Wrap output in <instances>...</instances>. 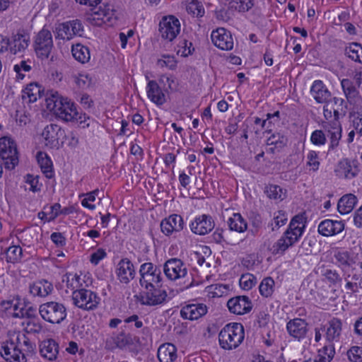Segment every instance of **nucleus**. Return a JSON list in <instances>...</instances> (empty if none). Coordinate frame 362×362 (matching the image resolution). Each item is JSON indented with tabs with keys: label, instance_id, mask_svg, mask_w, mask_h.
<instances>
[{
	"label": "nucleus",
	"instance_id": "obj_30",
	"mask_svg": "<svg viewBox=\"0 0 362 362\" xmlns=\"http://www.w3.org/2000/svg\"><path fill=\"white\" fill-rule=\"evenodd\" d=\"M29 290L34 296L46 297L52 293L53 286L50 282L42 279L30 284Z\"/></svg>",
	"mask_w": 362,
	"mask_h": 362
},
{
	"label": "nucleus",
	"instance_id": "obj_58",
	"mask_svg": "<svg viewBox=\"0 0 362 362\" xmlns=\"http://www.w3.org/2000/svg\"><path fill=\"white\" fill-rule=\"evenodd\" d=\"M91 78L86 74H78L75 76V83L80 88L88 87L91 83Z\"/></svg>",
	"mask_w": 362,
	"mask_h": 362
},
{
	"label": "nucleus",
	"instance_id": "obj_36",
	"mask_svg": "<svg viewBox=\"0 0 362 362\" xmlns=\"http://www.w3.org/2000/svg\"><path fill=\"white\" fill-rule=\"evenodd\" d=\"M227 224L230 230L238 233H243L246 230L247 223L245 219L239 213H235L230 217L227 221Z\"/></svg>",
	"mask_w": 362,
	"mask_h": 362
},
{
	"label": "nucleus",
	"instance_id": "obj_9",
	"mask_svg": "<svg viewBox=\"0 0 362 362\" xmlns=\"http://www.w3.org/2000/svg\"><path fill=\"white\" fill-rule=\"evenodd\" d=\"M54 47L52 35L47 29H42L36 35L34 49L41 60L47 59Z\"/></svg>",
	"mask_w": 362,
	"mask_h": 362
},
{
	"label": "nucleus",
	"instance_id": "obj_47",
	"mask_svg": "<svg viewBox=\"0 0 362 362\" xmlns=\"http://www.w3.org/2000/svg\"><path fill=\"white\" fill-rule=\"evenodd\" d=\"M319 269H320L322 276H323L329 284L337 285L341 282L342 279L336 270L325 268V267L319 268Z\"/></svg>",
	"mask_w": 362,
	"mask_h": 362
},
{
	"label": "nucleus",
	"instance_id": "obj_48",
	"mask_svg": "<svg viewBox=\"0 0 362 362\" xmlns=\"http://www.w3.org/2000/svg\"><path fill=\"white\" fill-rule=\"evenodd\" d=\"M264 192L269 199L283 200L285 198V192L278 185H270L267 186Z\"/></svg>",
	"mask_w": 362,
	"mask_h": 362
},
{
	"label": "nucleus",
	"instance_id": "obj_64",
	"mask_svg": "<svg viewBox=\"0 0 362 362\" xmlns=\"http://www.w3.org/2000/svg\"><path fill=\"white\" fill-rule=\"evenodd\" d=\"M354 130L362 135V110L357 112L353 120Z\"/></svg>",
	"mask_w": 362,
	"mask_h": 362
},
{
	"label": "nucleus",
	"instance_id": "obj_62",
	"mask_svg": "<svg viewBox=\"0 0 362 362\" xmlns=\"http://www.w3.org/2000/svg\"><path fill=\"white\" fill-rule=\"evenodd\" d=\"M48 209H49L48 212L49 221L54 220L61 214H66V212L61 211V205L59 203L54 204Z\"/></svg>",
	"mask_w": 362,
	"mask_h": 362
},
{
	"label": "nucleus",
	"instance_id": "obj_46",
	"mask_svg": "<svg viewBox=\"0 0 362 362\" xmlns=\"http://www.w3.org/2000/svg\"><path fill=\"white\" fill-rule=\"evenodd\" d=\"M288 138L284 134L278 132L271 135L267 140L269 146H274L276 148H282L286 146Z\"/></svg>",
	"mask_w": 362,
	"mask_h": 362
},
{
	"label": "nucleus",
	"instance_id": "obj_53",
	"mask_svg": "<svg viewBox=\"0 0 362 362\" xmlns=\"http://www.w3.org/2000/svg\"><path fill=\"white\" fill-rule=\"evenodd\" d=\"M157 65L161 68L167 67L169 69H175L177 66V62L173 56L163 55V59L157 61Z\"/></svg>",
	"mask_w": 362,
	"mask_h": 362
},
{
	"label": "nucleus",
	"instance_id": "obj_29",
	"mask_svg": "<svg viewBox=\"0 0 362 362\" xmlns=\"http://www.w3.org/2000/svg\"><path fill=\"white\" fill-rule=\"evenodd\" d=\"M30 37L28 34L18 33L12 37L11 42L8 41L10 45V51L13 54L25 51L29 45Z\"/></svg>",
	"mask_w": 362,
	"mask_h": 362
},
{
	"label": "nucleus",
	"instance_id": "obj_43",
	"mask_svg": "<svg viewBox=\"0 0 362 362\" xmlns=\"http://www.w3.org/2000/svg\"><path fill=\"white\" fill-rule=\"evenodd\" d=\"M64 98L60 96L58 92L51 91L45 99L47 108L54 113Z\"/></svg>",
	"mask_w": 362,
	"mask_h": 362
},
{
	"label": "nucleus",
	"instance_id": "obj_23",
	"mask_svg": "<svg viewBox=\"0 0 362 362\" xmlns=\"http://www.w3.org/2000/svg\"><path fill=\"white\" fill-rule=\"evenodd\" d=\"M286 329L289 335L298 341L305 338L308 331V323L300 318L289 320Z\"/></svg>",
	"mask_w": 362,
	"mask_h": 362
},
{
	"label": "nucleus",
	"instance_id": "obj_13",
	"mask_svg": "<svg viewBox=\"0 0 362 362\" xmlns=\"http://www.w3.org/2000/svg\"><path fill=\"white\" fill-rule=\"evenodd\" d=\"M163 272L168 279L175 281L186 276L187 268L180 259L171 258L164 263Z\"/></svg>",
	"mask_w": 362,
	"mask_h": 362
},
{
	"label": "nucleus",
	"instance_id": "obj_52",
	"mask_svg": "<svg viewBox=\"0 0 362 362\" xmlns=\"http://www.w3.org/2000/svg\"><path fill=\"white\" fill-rule=\"evenodd\" d=\"M307 165L310 167V170L316 172L320 165L318 154L315 151H310L307 155Z\"/></svg>",
	"mask_w": 362,
	"mask_h": 362
},
{
	"label": "nucleus",
	"instance_id": "obj_26",
	"mask_svg": "<svg viewBox=\"0 0 362 362\" xmlns=\"http://www.w3.org/2000/svg\"><path fill=\"white\" fill-rule=\"evenodd\" d=\"M342 323L338 318H332L328 322L325 338L327 344L325 346H332L334 348V342H338L341 332Z\"/></svg>",
	"mask_w": 362,
	"mask_h": 362
},
{
	"label": "nucleus",
	"instance_id": "obj_55",
	"mask_svg": "<svg viewBox=\"0 0 362 362\" xmlns=\"http://www.w3.org/2000/svg\"><path fill=\"white\" fill-rule=\"evenodd\" d=\"M256 284V278L250 274H243L240 279V285L245 290L252 288Z\"/></svg>",
	"mask_w": 362,
	"mask_h": 362
},
{
	"label": "nucleus",
	"instance_id": "obj_42",
	"mask_svg": "<svg viewBox=\"0 0 362 362\" xmlns=\"http://www.w3.org/2000/svg\"><path fill=\"white\" fill-rule=\"evenodd\" d=\"M274 281L272 277L263 279L259 286L260 294L265 298L271 297L274 291Z\"/></svg>",
	"mask_w": 362,
	"mask_h": 362
},
{
	"label": "nucleus",
	"instance_id": "obj_60",
	"mask_svg": "<svg viewBox=\"0 0 362 362\" xmlns=\"http://www.w3.org/2000/svg\"><path fill=\"white\" fill-rule=\"evenodd\" d=\"M25 329L28 333H40L42 329V327L38 322L34 320H29L26 322Z\"/></svg>",
	"mask_w": 362,
	"mask_h": 362
},
{
	"label": "nucleus",
	"instance_id": "obj_34",
	"mask_svg": "<svg viewBox=\"0 0 362 362\" xmlns=\"http://www.w3.org/2000/svg\"><path fill=\"white\" fill-rule=\"evenodd\" d=\"M37 160L42 172L46 177L50 179L54 176L52 161L49 157L43 152H38L37 154Z\"/></svg>",
	"mask_w": 362,
	"mask_h": 362
},
{
	"label": "nucleus",
	"instance_id": "obj_44",
	"mask_svg": "<svg viewBox=\"0 0 362 362\" xmlns=\"http://www.w3.org/2000/svg\"><path fill=\"white\" fill-rule=\"evenodd\" d=\"M23 250L20 246H10L6 252V259L7 262L16 263L21 260Z\"/></svg>",
	"mask_w": 362,
	"mask_h": 362
},
{
	"label": "nucleus",
	"instance_id": "obj_1",
	"mask_svg": "<svg viewBox=\"0 0 362 362\" xmlns=\"http://www.w3.org/2000/svg\"><path fill=\"white\" fill-rule=\"evenodd\" d=\"M305 223L306 218L303 214L295 216L286 231L271 247L272 254L282 255L289 247L298 243L304 233Z\"/></svg>",
	"mask_w": 362,
	"mask_h": 362
},
{
	"label": "nucleus",
	"instance_id": "obj_12",
	"mask_svg": "<svg viewBox=\"0 0 362 362\" xmlns=\"http://www.w3.org/2000/svg\"><path fill=\"white\" fill-rule=\"evenodd\" d=\"M45 144L50 148H59L64 143L65 132L59 125L50 124L47 125L42 133Z\"/></svg>",
	"mask_w": 362,
	"mask_h": 362
},
{
	"label": "nucleus",
	"instance_id": "obj_3",
	"mask_svg": "<svg viewBox=\"0 0 362 362\" xmlns=\"http://www.w3.org/2000/svg\"><path fill=\"white\" fill-rule=\"evenodd\" d=\"M142 288L139 294L134 296L136 300L141 305L157 306L166 303L168 293L161 283Z\"/></svg>",
	"mask_w": 362,
	"mask_h": 362
},
{
	"label": "nucleus",
	"instance_id": "obj_28",
	"mask_svg": "<svg viewBox=\"0 0 362 362\" xmlns=\"http://www.w3.org/2000/svg\"><path fill=\"white\" fill-rule=\"evenodd\" d=\"M41 356L49 361H54L59 354V344L53 339L44 340L40 344Z\"/></svg>",
	"mask_w": 362,
	"mask_h": 362
},
{
	"label": "nucleus",
	"instance_id": "obj_6",
	"mask_svg": "<svg viewBox=\"0 0 362 362\" xmlns=\"http://www.w3.org/2000/svg\"><path fill=\"white\" fill-rule=\"evenodd\" d=\"M134 339L131 334L124 331L113 332L106 336L104 340V348L109 351L117 349L124 350L134 344Z\"/></svg>",
	"mask_w": 362,
	"mask_h": 362
},
{
	"label": "nucleus",
	"instance_id": "obj_49",
	"mask_svg": "<svg viewBox=\"0 0 362 362\" xmlns=\"http://www.w3.org/2000/svg\"><path fill=\"white\" fill-rule=\"evenodd\" d=\"M187 11L193 16L202 17L204 14L203 6L197 0H192L187 5Z\"/></svg>",
	"mask_w": 362,
	"mask_h": 362
},
{
	"label": "nucleus",
	"instance_id": "obj_37",
	"mask_svg": "<svg viewBox=\"0 0 362 362\" xmlns=\"http://www.w3.org/2000/svg\"><path fill=\"white\" fill-rule=\"evenodd\" d=\"M344 54L354 62L362 64V45L351 42L344 49Z\"/></svg>",
	"mask_w": 362,
	"mask_h": 362
},
{
	"label": "nucleus",
	"instance_id": "obj_51",
	"mask_svg": "<svg viewBox=\"0 0 362 362\" xmlns=\"http://www.w3.org/2000/svg\"><path fill=\"white\" fill-rule=\"evenodd\" d=\"M93 14L97 19L105 21V18H106V20L109 21L113 16V10L109 6H105L104 8L100 6L99 8H94Z\"/></svg>",
	"mask_w": 362,
	"mask_h": 362
},
{
	"label": "nucleus",
	"instance_id": "obj_50",
	"mask_svg": "<svg viewBox=\"0 0 362 362\" xmlns=\"http://www.w3.org/2000/svg\"><path fill=\"white\" fill-rule=\"evenodd\" d=\"M228 2L231 8L239 12L247 11L253 6L252 0H230Z\"/></svg>",
	"mask_w": 362,
	"mask_h": 362
},
{
	"label": "nucleus",
	"instance_id": "obj_4",
	"mask_svg": "<svg viewBox=\"0 0 362 362\" xmlns=\"http://www.w3.org/2000/svg\"><path fill=\"white\" fill-rule=\"evenodd\" d=\"M0 157L4 163H0V177L3 173V165L7 170H13L18 164V152L15 141L8 137L0 139Z\"/></svg>",
	"mask_w": 362,
	"mask_h": 362
},
{
	"label": "nucleus",
	"instance_id": "obj_38",
	"mask_svg": "<svg viewBox=\"0 0 362 362\" xmlns=\"http://www.w3.org/2000/svg\"><path fill=\"white\" fill-rule=\"evenodd\" d=\"M71 53L74 58L81 64L88 62L90 59L89 48L81 44L73 45Z\"/></svg>",
	"mask_w": 362,
	"mask_h": 362
},
{
	"label": "nucleus",
	"instance_id": "obj_24",
	"mask_svg": "<svg viewBox=\"0 0 362 362\" xmlns=\"http://www.w3.org/2000/svg\"><path fill=\"white\" fill-rule=\"evenodd\" d=\"M207 313V307L203 303L188 304L180 310L183 319L195 320L202 317Z\"/></svg>",
	"mask_w": 362,
	"mask_h": 362
},
{
	"label": "nucleus",
	"instance_id": "obj_22",
	"mask_svg": "<svg viewBox=\"0 0 362 362\" xmlns=\"http://www.w3.org/2000/svg\"><path fill=\"white\" fill-rule=\"evenodd\" d=\"M62 102L54 114L66 122H74V119L78 115L75 104L66 98Z\"/></svg>",
	"mask_w": 362,
	"mask_h": 362
},
{
	"label": "nucleus",
	"instance_id": "obj_20",
	"mask_svg": "<svg viewBox=\"0 0 362 362\" xmlns=\"http://www.w3.org/2000/svg\"><path fill=\"white\" fill-rule=\"evenodd\" d=\"M160 230L167 236L171 235L173 233L181 231L184 228V221L181 216L177 214L170 215L164 218L160 224Z\"/></svg>",
	"mask_w": 362,
	"mask_h": 362
},
{
	"label": "nucleus",
	"instance_id": "obj_15",
	"mask_svg": "<svg viewBox=\"0 0 362 362\" xmlns=\"http://www.w3.org/2000/svg\"><path fill=\"white\" fill-rule=\"evenodd\" d=\"M18 351L13 341V337L1 343L0 355L7 362H26L25 356Z\"/></svg>",
	"mask_w": 362,
	"mask_h": 362
},
{
	"label": "nucleus",
	"instance_id": "obj_21",
	"mask_svg": "<svg viewBox=\"0 0 362 362\" xmlns=\"http://www.w3.org/2000/svg\"><path fill=\"white\" fill-rule=\"evenodd\" d=\"M9 336L13 337L14 344L21 353L20 354H23L25 358L35 353V344L25 334L18 332L9 334Z\"/></svg>",
	"mask_w": 362,
	"mask_h": 362
},
{
	"label": "nucleus",
	"instance_id": "obj_31",
	"mask_svg": "<svg viewBox=\"0 0 362 362\" xmlns=\"http://www.w3.org/2000/svg\"><path fill=\"white\" fill-rule=\"evenodd\" d=\"M177 349L170 343L163 344L158 349V358L160 362H173L177 358Z\"/></svg>",
	"mask_w": 362,
	"mask_h": 362
},
{
	"label": "nucleus",
	"instance_id": "obj_5",
	"mask_svg": "<svg viewBox=\"0 0 362 362\" xmlns=\"http://www.w3.org/2000/svg\"><path fill=\"white\" fill-rule=\"evenodd\" d=\"M39 313L43 320L52 324H59L66 317L65 306L55 301L42 304L39 308Z\"/></svg>",
	"mask_w": 362,
	"mask_h": 362
},
{
	"label": "nucleus",
	"instance_id": "obj_10",
	"mask_svg": "<svg viewBox=\"0 0 362 362\" xmlns=\"http://www.w3.org/2000/svg\"><path fill=\"white\" fill-rule=\"evenodd\" d=\"M139 275V284L141 288L161 283L163 279L160 267L152 262L142 264L140 266Z\"/></svg>",
	"mask_w": 362,
	"mask_h": 362
},
{
	"label": "nucleus",
	"instance_id": "obj_56",
	"mask_svg": "<svg viewBox=\"0 0 362 362\" xmlns=\"http://www.w3.org/2000/svg\"><path fill=\"white\" fill-rule=\"evenodd\" d=\"M25 182L30 185L29 189L33 192L40 191L42 184L39 183V176H34L30 174L26 175Z\"/></svg>",
	"mask_w": 362,
	"mask_h": 362
},
{
	"label": "nucleus",
	"instance_id": "obj_33",
	"mask_svg": "<svg viewBox=\"0 0 362 362\" xmlns=\"http://www.w3.org/2000/svg\"><path fill=\"white\" fill-rule=\"evenodd\" d=\"M357 203V197L352 194H347L340 198L337 204L338 211L341 214L350 213Z\"/></svg>",
	"mask_w": 362,
	"mask_h": 362
},
{
	"label": "nucleus",
	"instance_id": "obj_25",
	"mask_svg": "<svg viewBox=\"0 0 362 362\" xmlns=\"http://www.w3.org/2000/svg\"><path fill=\"white\" fill-rule=\"evenodd\" d=\"M318 232L323 236L329 237L341 233L344 229V223L339 221L325 219L318 225Z\"/></svg>",
	"mask_w": 362,
	"mask_h": 362
},
{
	"label": "nucleus",
	"instance_id": "obj_32",
	"mask_svg": "<svg viewBox=\"0 0 362 362\" xmlns=\"http://www.w3.org/2000/svg\"><path fill=\"white\" fill-rule=\"evenodd\" d=\"M310 93L318 103H326L330 96V93L321 81H314Z\"/></svg>",
	"mask_w": 362,
	"mask_h": 362
},
{
	"label": "nucleus",
	"instance_id": "obj_27",
	"mask_svg": "<svg viewBox=\"0 0 362 362\" xmlns=\"http://www.w3.org/2000/svg\"><path fill=\"white\" fill-rule=\"evenodd\" d=\"M146 93L150 100L158 106L166 103V95L156 81L151 80L148 82Z\"/></svg>",
	"mask_w": 362,
	"mask_h": 362
},
{
	"label": "nucleus",
	"instance_id": "obj_8",
	"mask_svg": "<svg viewBox=\"0 0 362 362\" xmlns=\"http://www.w3.org/2000/svg\"><path fill=\"white\" fill-rule=\"evenodd\" d=\"M72 299L76 307L85 310L95 309L100 302V298L95 293L85 288L74 291Z\"/></svg>",
	"mask_w": 362,
	"mask_h": 362
},
{
	"label": "nucleus",
	"instance_id": "obj_14",
	"mask_svg": "<svg viewBox=\"0 0 362 362\" xmlns=\"http://www.w3.org/2000/svg\"><path fill=\"white\" fill-rule=\"evenodd\" d=\"M180 31V21L173 16L163 17L159 23V32L163 39L172 41Z\"/></svg>",
	"mask_w": 362,
	"mask_h": 362
},
{
	"label": "nucleus",
	"instance_id": "obj_7",
	"mask_svg": "<svg viewBox=\"0 0 362 362\" xmlns=\"http://www.w3.org/2000/svg\"><path fill=\"white\" fill-rule=\"evenodd\" d=\"M332 115L333 120L324 122L322 125L327 137L330 140L329 151L334 150L337 147L341 138V126L339 121L340 113L338 107H333Z\"/></svg>",
	"mask_w": 362,
	"mask_h": 362
},
{
	"label": "nucleus",
	"instance_id": "obj_45",
	"mask_svg": "<svg viewBox=\"0 0 362 362\" xmlns=\"http://www.w3.org/2000/svg\"><path fill=\"white\" fill-rule=\"evenodd\" d=\"M341 85L348 100H354L358 96V91L351 80L344 78L341 80Z\"/></svg>",
	"mask_w": 362,
	"mask_h": 362
},
{
	"label": "nucleus",
	"instance_id": "obj_16",
	"mask_svg": "<svg viewBox=\"0 0 362 362\" xmlns=\"http://www.w3.org/2000/svg\"><path fill=\"white\" fill-rule=\"evenodd\" d=\"M211 38L214 45L222 50H231L233 48L234 41L230 31L224 28H218L213 30Z\"/></svg>",
	"mask_w": 362,
	"mask_h": 362
},
{
	"label": "nucleus",
	"instance_id": "obj_18",
	"mask_svg": "<svg viewBox=\"0 0 362 362\" xmlns=\"http://www.w3.org/2000/svg\"><path fill=\"white\" fill-rule=\"evenodd\" d=\"M215 226L213 218L206 214H202L195 218L189 224L190 230L194 234L204 235L210 233Z\"/></svg>",
	"mask_w": 362,
	"mask_h": 362
},
{
	"label": "nucleus",
	"instance_id": "obj_41",
	"mask_svg": "<svg viewBox=\"0 0 362 362\" xmlns=\"http://www.w3.org/2000/svg\"><path fill=\"white\" fill-rule=\"evenodd\" d=\"M41 87L37 83H30L23 90V97H28L30 102H35L42 96Z\"/></svg>",
	"mask_w": 362,
	"mask_h": 362
},
{
	"label": "nucleus",
	"instance_id": "obj_57",
	"mask_svg": "<svg viewBox=\"0 0 362 362\" xmlns=\"http://www.w3.org/2000/svg\"><path fill=\"white\" fill-rule=\"evenodd\" d=\"M327 133L322 130H315L312 133L311 141L315 145H323L326 142Z\"/></svg>",
	"mask_w": 362,
	"mask_h": 362
},
{
	"label": "nucleus",
	"instance_id": "obj_39",
	"mask_svg": "<svg viewBox=\"0 0 362 362\" xmlns=\"http://www.w3.org/2000/svg\"><path fill=\"white\" fill-rule=\"evenodd\" d=\"M339 173L340 176H344L346 179H352L356 177L358 173V168L352 165L350 160L344 159L339 163Z\"/></svg>",
	"mask_w": 362,
	"mask_h": 362
},
{
	"label": "nucleus",
	"instance_id": "obj_19",
	"mask_svg": "<svg viewBox=\"0 0 362 362\" xmlns=\"http://www.w3.org/2000/svg\"><path fill=\"white\" fill-rule=\"evenodd\" d=\"M227 306L230 313L235 315H244L251 310L252 304L247 296H238L229 299Z\"/></svg>",
	"mask_w": 362,
	"mask_h": 362
},
{
	"label": "nucleus",
	"instance_id": "obj_59",
	"mask_svg": "<svg viewBox=\"0 0 362 362\" xmlns=\"http://www.w3.org/2000/svg\"><path fill=\"white\" fill-rule=\"evenodd\" d=\"M76 118L74 119V121H76L78 122V124L81 125L82 128H86L90 127V125H93L94 123H95V121L94 119L90 118L89 116L86 115V114H80L78 112V115L76 117Z\"/></svg>",
	"mask_w": 362,
	"mask_h": 362
},
{
	"label": "nucleus",
	"instance_id": "obj_54",
	"mask_svg": "<svg viewBox=\"0 0 362 362\" xmlns=\"http://www.w3.org/2000/svg\"><path fill=\"white\" fill-rule=\"evenodd\" d=\"M347 356L351 362H362V346L351 347L347 351Z\"/></svg>",
	"mask_w": 362,
	"mask_h": 362
},
{
	"label": "nucleus",
	"instance_id": "obj_17",
	"mask_svg": "<svg viewBox=\"0 0 362 362\" xmlns=\"http://www.w3.org/2000/svg\"><path fill=\"white\" fill-rule=\"evenodd\" d=\"M115 273L119 281L123 284H128L136 275L135 267L128 258H122L118 262Z\"/></svg>",
	"mask_w": 362,
	"mask_h": 362
},
{
	"label": "nucleus",
	"instance_id": "obj_61",
	"mask_svg": "<svg viewBox=\"0 0 362 362\" xmlns=\"http://www.w3.org/2000/svg\"><path fill=\"white\" fill-rule=\"evenodd\" d=\"M287 221V218L284 212L279 211L278 215L274 216L273 222L272 223V230H274L275 228H279L284 226Z\"/></svg>",
	"mask_w": 362,
	"mask_h": 362
},
{
	"label": "nucleus",
	"instance_id": "obj_63",
	"mask_svg": "<svg viewBox=\"0 0 362 362\" xmlns=\"http://www.w3.org/2000/svg\"><path fill=\"white\" fill-rule=\"evenodd\" d=\"M106 255L107 253L105 250L99 248L90 255V261L92 264L97 265Z\"/></svg>",
	"mask_w": 362,
	"mask_h": 362
},
{
	"label": "nucleus",
	"instance_id": "obj_40",
	"mask_svg": "<svg viewBox=\"0 0 362 362\" xmlns=\"http://www.w3.org/2000/svg\"><path fill=\"white\" fill-rule=\"evenodd\" d=\"M334 257L338 266L341 268L351 267L356 263V257L347 251L335 252Z\"/></svg>",
	"mask_w": 362,
	"mask_h": 362
},
{
	"label": "nucleus",
	"instance_id": "obj_2",
	"mask_svg": "<svg viewBox=\"0 0 362 362\" xmlns=\"http://www.w3.org/2000/svg\"><path fill=\"white\" fill-rule=\"evenodd\" d=\"M244 338V327L242 324L237 322L227 324L218 334L219 345L225 350L236 349Z\"/></svg>",
	"mask_w": 362,
	"mask_h": 362
},
{
	"label": "nucleus",
	"instance_id": "obj_35",
	"mask_svg": "<svg viewBox=\"0 0 362 362\" xmlns=\"http://www.w3.org/2000/svg\"><path fill=\"white\" fill-rule=\"evenodd\" d=\"M335 354V349L330 346H324L318 350L317 355L314 358H308L303 362H331Z\"/></svg>",
	"mask_w": 362,
	"mask_h": 362
},
{
	"label": "nucleus",
	"instance_id": "obj_11",
	"mask_svg": "<svg viewBox=\"0 0 362 362\" xmlns=\"http://www.w3.org/2000/svg\"><path fill=\"white\" fill-rule=\"evenodd\" d=\"M56 39L71 40L75 36H81L83 26L81 21L76 19L59 23L54 31Z\"/></svg>",
	"mask_w": 362,
	"mask_h": 362
}]
</instances>
